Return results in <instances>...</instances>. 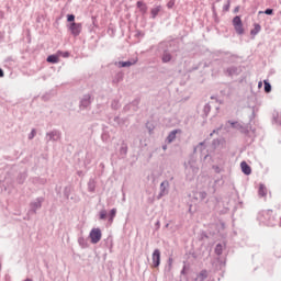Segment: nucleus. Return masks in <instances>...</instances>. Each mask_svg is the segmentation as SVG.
Masks as SVG:
<instances>
[{
    "mask_svg": "<svg viewBox=\"0 0 281 281\" xmlns=\"http://www.w3.org/2000/svg\"><path fill=\"white\" fill-rule=\"evenodd\" d=\"M116 215H117V209H111L108 217L109 223H113V220L115 218Z\"/></svg>",
    "mask_w": 281,
    "mask_h": 281,
    "instance_id": "7c9ffc66",
    "label": "nucleus"
},
{
    "mask_svg": "<svg viewBox=\"0 0 281 281\" xmlns=\"http://www.w3.org/2000/svg\"><path fill=\"white\" fill-rule=\"evenodd\" d=\"M228 124H231L232 128H235L236 131H238L239 128H241V127H240L241 123L238 122V121H228Z\"/></svg>",
    "mask_w": 281,
    "mask_h": 281,
    "instance_id": "4c0bfd02",
    "label": "nucleus"
},
{
    "mask_svg": "<svg viewBox=\"0 0 281 281\" xmlns=\"http://www.w3.org/2000/svg\"><path fill=\"white\" fill-rule=\"evenodd\" d=\"M5 76V72L3 71V68H0V78H3Z\"/></svg>",
    "mask_w": 281,
    "mask_h": 281,
    "instance_id": "338daca9",
    "label": "nucleus"
},
{
    "mask_svg": "<svg viewBox=\"0 0 281 281\" xmlns=\"http://www.w3.org/2000/svg\"><path fill=\"white\" fill-rule=\"evenodd\" d=\"M34 181L41 183L42 186H45V183H47V179L45 178H34Z\"/></svg>",
    "mask_w": 281,
    "mask_h": 281,
    "instance_id": "49530a36",
    "label": "nucleus"
},
{
    "mask_svg": "<svg viewBox=\"0 0 281 281\" xmlns=\"http://www.w3.org/2000/svg\"><path fill=\"white\" fill-rule=\"evenodd\" d=\"M128 155V143L126 140H122L121 147L119 148V159H126Z\"/></svg>",
    "mask_w": 281,
    "mask_h": 281,
    "instance_id": "9d476101",
    "label": "nucleus"
},
{
    "mask_svg": "<svg viewBox=\"0 0 281 281\" xmlns=\"http://www.w3.org/2000/svg\"><path fill=\"white\" fill-rule=\"evenodd\" d=\"M272 124H278V126H281L280 113L273 112V114H272Z\"/></svg>",
    "mask_w": 281,
    "mask_h": 281,
    "instance_id": "a878e982",
    "label": "nucleus"
},
{
    "mask_svg": "<svg viewBox=\"0 0 281 281\" xmlns=\"http://www.w3.org/2000/svg\"><path fill=\"white\" fill-rule=\"evenodd\" d=\"M223 74L227 78H234V76H240L243 74V68L240 66H229L223 69Z\"/></svg>",
    "mask_w": 281,
    "mask_h": 281,
    "instance_id": "20e7f679",
    "label": "nucleus"
},
{
    "mask_svg": "<svg viewBox=\"0 0 281 281\" xmlns=\"http://www.w3.org/2000/svg\"><path fill=\"white\" fill-rule=\"evenodd\" d=\"M120 120H121L120 116H115V117H114V122H116L117 124H120Z\"/></svg>",
    "mask_w": 281,
    "mask_h": 281,
    "instance_id": "774afa93",
    "label": "nucleus"
},
{
    "mask_svg": "<svg viewBox=\"0 0 281 281\" xmlns=\"http://www.w3.org/2000/svg\"><path fill=\"white\" fill-rule=\"evenodd\" d=\"M181 134L182 131L181 128H176V130H172L168 136L166 137V144H172V142H175V139H177V134Z\"/></svg>",
    "mask_w": 281,
    "mask_h": 281,
    "instance_id": "f8f14e48",
    "label": "nucleus"
},
{
    "mask_svg": "<svg viewBox=\"0 0 281 281\" xmlns=\"http://www.w3.org/2000/svg\"><path fill=\"white\" fill-rule=\"evenodd\" d=\"M91 21H92L93 27H99V25H98V16L92 15V16H91Z\"/></svg>",
    "mask_w": 281,
    "mask_h": 281,
    "instance_id": "8fccbe9b",
    "label": "nucleus"
},
{
    "mask_svg": "<svg viewBox=\"0 0 281 281\" xmlns=\"http://www.w3.org/2000/svg\"><path fill=\"white\" fill-rule=\"evenodd\" d=\"M276 249H278V250L274 252V256H276V258H280L281 257V246L277 245Z\"/></svg>",
    "mask_w": 281,
    "mask_h": 281,
    "instance_id": "09e8293b",
    "label": "nucleus"
},
{
    "mask_svg": "<svg viewBox=\"0 0 281 281\" xmlns=\"http://www.w3.org/2000/svg\"><path fill=\"white\" fill-rule=\"evenodd\" d=\"M42 100L44 102H48V100H52V93H46V94L42 95Z\"/></svg>",
    "mask_w": 281,
    "mask_h": 281,
    "instance_id": "3c124183",
    "label": "nucleus"
},
{
    "mask_svg": "<svg viewBox=\"0 0 281 281\" xmlns=\"http://www.w3.org/2000/svg\"><path fill=\"white\" fill-rule=\"evenodd\" d=\"M155 227H156V229H159V227H161V222L157 221V222L155 223Z\"/></svg>",
    "mask_w": 281,
    "mask_h": 281,
    "instance_id": "0e129e2a",
    "label": "nucleus"
},
{
    "mask_svg": "<svg viewBox=\"0 0 281 281\" xmlns=\"http://www.w3.org/2000/svg\"><path fill=\"white\" fill-rule=\"evenodd\" d=\"M100 221L106 220V210H101L99 213Z\"/></svg>",
    "mask_w": 281,
    "mask_h": 281,
    "instance_id": "a18cd8bd",
    "label": "nucleus"
},
{
    "mask_svg": "<svg viewBox=\"0 0 281 281\" xmlns=\"http://www.w3.org/2000/svg\"><path fill=\"white\" fill-rule=\"evenodd\" d=\"M60 137H63V133L58 130H53L46 133L45 142L46 144H49V142H59Z\"/></svg>",
    "mask_w": 281,
    "mask_h": 281,
    "instance_id": "0eeeda50",
    "label": "nucleus"
},
{
    "mask_svg": "<svg viewBox=\"0 0 281 281\" xmlns=\"http://www.w3.org/2000/svg\"><path fill=\"white\" fill-rule=\"evenodd\" d=\"M229 7H231V2L228 0L227 3L224 4V7H223V12H229Z\"/></svg>",
    "mask_w": 281,
    "mask_h": 281,
    "instance_id": "6e6d98bb",
    "label": "nucleus"
},
{
    "mask_svg": "<svg viewBox=\"0 0 281 281\" xmlns=\"http://www.w3.org/2000/svg\"><path fill=\"white\" fill-rule=\"evenodd\" d=\"M213 170H215L216 175H221L223 169L218 167V165H213Z\"/></svg>",
    "mask_w": 281,
    "mask_h": 281,
    "instance_id": "603ef678",
    "label": "nucleus"
},
{
    "mask_svg": "<svg viewBox=\"0 0 281 281\" xmlns=\"http://www.w3.org/2000/svg\"><path fill=\"white\" fill-rule=\"evenodd\" d=\"M97 186L98 181L95 180V178H90L88 181V192H90L91 194L95 193Z\"/></svg>",
    "mask_w": 281,
    "mask_h": 281,
    "instance_id": "2eb2a0df",
    "label": "nucleus"
},
{
    "mask_svg": "<svg viewBox=\"0 0 281 281\" xmlns=\"http://www.w3.org/2000/svg\"><path fill=\"white\" fill-rule=\"evenodd\" d=\"M71 186H66L64 188V196L67 199V201H69V196H71Z\"/></svg>",
    "mask_w": 281,
    "mask_h": 281,
    "instance_id": "2f4dec72",
    "label": "nucleus"
},
{
    "mask_svg": "<svg viewBox=\"0 0 281 281\" xmlns=\"http://www.w3.org/2000/svg\"><path fill=\"white\" fill-rule=\"evenodd\" d=\"M121 106H122V104H120V100H117V99L112 100L111 109L113 111H117L119 109H121Z\"/></svg>",
    "mask_w": 281,
    "mask_h": 281,
    "instance_id": "c756f323",
    "label": "nucleus"
},
{
    "mask_svg": "<svg viewBox=\"0 0 281 281\" xmlns=\"http://www.w3.org/2000/svg\"><path fill=\"white\" fill-rule=\"evenodd\" d=\"M153 260V267L154 269L159 268V265H161V250L159 248H156L151 255Z\"/></svg>",
    "mask_w": 281,
    "mask_h": 281,
    "instance_id": "1a4fd4ad",
    "label": "nucleus"
},
{
    "mask_svg": "<svg viewBox=\"0 0 281 281\" xmlns=\"http://www.w3.org/2000/svg\"><path fill=\"white\" fill-rule=\"evenodd\" d=\"M260 30H262V26L259 23H255L254 29L250 31V35L257 36V34H260Z\"/></svg>",
    "mask_w": 281,
    "mask_h": 281,
    "instance_id": "5701e85b",
    "label": "nucleus"
},
{
    "mask_svg": "<svg viewBox=\"0 0 281 281\" xmlns=\"http://www.w3.org/2000/svg\"><path fill=\"white\" fill-rule=\"evenodd\" d=\"M199 146H201V150H205V142L199 143Z\"/></svg>",
    "mask_w": 281,
    "mask_h": 281,
    "instance_id": "680f3d73",
    "label": "nucleus"
},
{
    "mask_svg": "<svg viewBox=\"0 0 281 281\" xmlns=\"http://www.w3.org/2000/svg\"><path fill=\"white\" fill-rule=\"evenodd\" d=\"M128 111H133L131 103L125 104L123 108V113H128Z\"/></svg>",
    "mask_w": 281,
    "mask_h": 281,
    "instance_id": "de8ad7c7",
    "label": "nucleus"
},
{
    "mask_svg": "<svg viewBox=\"0 0 281 281\" xmlns=\"http://www.w3.org/2000/svg\"><path fill=\"white\" fill-rule=\"evenodd\" d=\"M194 199H196V201H205V199H207V192L199 191L196 192V195L194 196Z\"/></svg>",
    "mask_w": 281,
    "mask_h": 281,
    "instance_id": "393cba45",
    "label": "nucleus"
},
{
    "mask_svg": "<svg viewBox=\"0 0 281 281\" xmlns=\"http://www.w3.org/2000/svg\"><path fill=\"white\" fill-rule=\"evenodd\" d=\"M27 179V170L20 172L16 178V182L20 186H23L25 183V180Z\"/></svg>",
    "mask_w": 281,
    "mask_h": 281,
    "instance_id": "f3484780",
    "label": "nucleus"
},
{
    "mask_svg": "<svg viewBox=\"0 0 281 281\" xmlns=\"http://www.w3.org/2000/svg\"><path fill=\"white\" fill-rule=\"evenodd\" d=\"M67 22L68 23H76V15L75 14H67Z\"/></svg>",
    "mask_w": 281,
    "mask_h": 281,
    "instance_id": "c03bdc74",
    "label": "nucleus"
},
{
    "mask_svg": "<svg viewBox=\"0 0 281 281\" xmlns=\"http://www.w3.org/2000/svg\"><path fill=\"white\" fill-rule=\"evenodd\" d=\"M233 26L236 34H238L239 36H243V34H245V27L243 26V19L240 18V15H236L235 18H233Z\"/></svg>",
    "mask_w": 281,
    "mask_h": 281,
    "instance_id": "39448f33",
    "label": "nucleus"
},
{
    "mask_svg": "<svg viewBox=\"0 0 281 281\" xmlns=\"http://www.w3.org/2000/svg\"><path fill=\"white\" fill-rule=\"evenodd\" d=\"M137 60L138 59L135 58V59H130V60H126V61H119V63H116V65L120 69H124L126 67H133V65H137Z\"/></svg>",
    "mask_w": 281,
    "mask_h": 281,
    "instance_id": "ddd939ff",
    "label": "nucleus"
},
{
    "mask_svg": "<svg viewBox=\"0 0 281 281\" xmlns=\"http://www.w3.org/2000/svg\"><path fill=\"white\" fill-rule=\"evenodd\" d=\"M78 245L81 247V249H89V241L85 237L78 238Z\"/></svg>",
    "mask_w": 281,
    "mask_h": 281,
    "instance_id": "4be33fe9",
    "label": "nucleus"
},
{
    "mask_svg": "<svg viewBox=\"0 0 281 281\" xmlns=\"http://www.w3.org/2000/svg\"><path fill=\"white\" fill-rule=\"evenodd\" d=\"M215 254L216 256H223V244H216L215 246Z\"/></svg>",
    "mask_w": 281,
    "mask_h": 281,
    "instance_id": "e433bc0d",
    "label": "nucleus"
},
{
    "mask_svg": "<svg viewBox=\"0 0 281 281\" xmlns=\"http://www.w3.org/2000/svg\"><path fill=\"white\" fill-rule=\"evenodd\" d=\"M203 67V61H200L198 64H194L190 69L189 72L192 74V71H199Z\"/></svg>",
    "mask_w": 281,
    "mask_h": 281,
    "instance_id": "c9c22d12",
    "label": "nucleus"
},
{
    "mask_svg": "<svg viewBox=\"0 0 281 281\" xmlns=\"http://www.w3.org/2000/svg\"><path fill=\"white\" fill-rule=\"evenodd\" d=\"M43 203H45V198L43 196L36 198L34 201L30 203V209L27 211V214L30 216H34L35 214H37L38 210L43 207Z\"/></svg>",
    "mask_w": 281,
    "mask_h": 281,
    "instance_id": "7ed1b4c3",
    "label": "nucleus"
},
{
    "mask_svg": "<svg viewBox=\"0 0 281 281\" xmlns=\"http://www.w3.org/2000/svg\"><path fill=\"white\" fill-rule=\"evenodd\" d=\"M271 82H269V80H263V90L265 93H271Z\"/></svg>",
    "mask_w": 281,
    "mask_h": 281,
    "instance_id": "72a5a7b5",
    "label": "nucleus"
},
{
    "mask_svg": "<svg viewBox=\"0 0 281 281\" xmlns=\"http://www.w3.org/2000/svg\"><path fill=\"white\" fill-rule=\"evenodd\" d=\"M91 159H92L91 154L87 153L86 158L83 160L85 166H89L91 164Z\"/></svg>",
    "mask_w": 281,
    "mask_h": 281,
    "instance_id": "79ce46f5",
    "label": "nucleus"
},
{
    "mask_svg": "<svg viewBox=\"0 0 281 281\" xmlns=\"http://www.w3.org/2000/svg\"><path fill=\"white\" fill-rule=\"evenodd\" d=\"M136 8L139 9V11L142 12V14H146V12H148V7L146 5V3H144V1L139 0L136 2Z\"/></svg>",
    "mask_w": 281,
    "mask_h": 281,
    "instance_id": "aec40b11",
    "label": "nucleus"
},
{
    "mask_svg": "<svg viewBox=\"0 0 281 281\" xmlns=\"http://www.w3.org/2000/svg\"><path fill=\"white\" fill-rule=\"evenodd\" d=\"M258 221L267 225V227H276L278 225V217H276L273 210L261 211L258 214Z\"/></svg>",
    "mask_w": 281,
    "mask_h": 281,
    "instance_id": "f257e3e1",
    "label": "nucleus"
},
{
    "mask_svg": "<svg viewBox=\"0 0 281 281\" xmlns=\"http://www.w3.org/2000/svg\"><path fill=\"white\" fill-rule=\"evenodd\" d=\"M170 188V182L168 180H165L160 183V192L158 194V199H161L162 196H166L168 194Z\"/></svg>",
    "mask_w": 281,
    "mask_h": 281,
    "instance_id": "9b49d317",
    "label": "nucleus"
},
{
    "mask_svg": "<svg viewBox=\"0 0 281 281\" xmlns=\"http://www.w3.org/2000/svg\"><path fill=\"white\" fill-rule=\"evenodd\" d=\"M70 201H75V203H80V198H74V196H71L70 198Z\"/></svg>",
    "mask_w": 281,
    "mask_h": 281,
    "instance_id": "bf43d9fd",
    "label": "nucleus"
},
{
    "mask_svg": "<svg viewBox=\"0 0 281 281\" xmlns=\"http://www.w3.org/2000/svg\"><path fill=\"white\" fill-rule=\"evenodd\" d=\"M105 243V247H108V249H113V236H108V238L104 239Z\"/></svg>",
    "mask_w": 281,
    "mask_h": 281,
    "instance_id": "c85d7f7f",
    "label": "nucleus"
},
{
    "mask_svg": "<svg viewBox=\"0 0 281 281\" xmlns=\"http://www.w3.org/2000/svg\"><path fill=\"white\" fill-rule=\"evenodd\" d=\"M95 100V97L93 95V92H88L82 94L79 98V110L80 111H87L93 104V101Z\"/></svg>",
    "mask_w": 281,
    "mask_h": 281,
    "instance_id": "f03ea898",
    "label": "nucleus"
},
{
    "mask_svg": "<svg viewBox=\"0 0 281 281\" xmlns=\"http://www.w3.org/2000/svg\"><path fill=\"white\" fill-rule=\"evenodd\" d=\"M258 194L259 196H265L267 194V187L263 183L259 184Z\"/></svg>",
    "mask_w": 281,
    "mask_h": 281,
    "instance_id": "f704fd0d",
    "label": "nucleus"
},
{
    "mask_svg": "<svg viewBox=\"0 0 281 281\" xmlns=\"http://www.w3.org/2000/svg\"><path fill=\"white\" fill-rule=\"evenodd\" d=\"M126 122H128V117H123V119H120L119 121V126H124V124H126Z\"/></svg>",
    "mask_w": 281,
    "mask_h": 281,
    "instance_id": "864d4df0",
    "label": "nucleus"
},
{
    "mask_svg": "<svg viewBox=\"0 0 281 281\" xmlns=\"http://www.w3.org/2000/svg\"><path fill=\"white\" fill-rule=\"evenodd\" d=\"M89 238L92 245H98V243L102 240V229L92 228L89 233Z\"/></svg>",
    "mask_w": 281,
    "mask_h": 281,
    "instance_id": "423d86ee",
    "label": "nucleus"
},
{
    "mask_svg": "<svg viewBox=\"0 0 281 281\" xmlns=\"http://www.w3.org/2000/svg\"><path fill=\"white\" fill-rule=\"evenodd\" d=\"M186 269H187V267L183 266V268H182V270H181V272H180L181 276H186V274L188 273V272L186 271Z\"/></svg>",
    "mask_w": 281,
    "mask_h": 281,
    "instance_id": "052dcab7",
    "label": "nucleus"
},
{
    "mask_svg": "<svg viewBox=\"0 0 281 281\" xmlns=\"http://www.w3.org/2000/svg\"><path fill=\"white\" fill-rule=\"evenodd\" d=\"M59 60H60V57L58 53L48 55L46 58V63H50V65H56L57 63H59Z\"/></svg>",
    "mask_w": 281,
    "mask_h": 281,
    "instance_id": "dca6fc26",
    "label": "nucleus"
},
{
    "mask_svg": "<svg viewBox=\"0 0 281 281\" xmlns=\"http://www.w3.org/2000/svg\"><path fill=\"white\" fill-rule=\"evenodd\" d=\"M34 137H36V128H33L29 134V139H34Z\"/></svg>",
    "mask_w": 281,
    "mask_h": 281,
    "instance_id": "5fc2aeb1",
    "label": "nucleus"
},
{
    "mask_svg": "<svg viewBox=\"0 0 281 281\" xmlns=\"http://www.w3.org/2000/svg\"><path fill=\"white\" fill-rule=\"evenodd\" d=\"M199 278L201 281L207 280V271L205 269L201 270L199 273Z\"/></svg>",
    "mask_w": 281,
    "mask_h": 281,
    "instance_id": "ea45409f",
    "label": "nucleus"
},
{
    "mask_svg": "<svg viewBox=\"0 0 281 281\" xmlns=\"http://www.w3.org/2000/svg\"><path fill=\"white\" fill-rule=\"evenodd\" d=\"M167 8L169 10H172V8H175V0H169V2L167 3Z\"/></svg>",
    "mask_w": 281,
    "mask_h": 281,
    "instance_id": "4d7b16f0",
    "label": "nucleus"
},
{
    "mask_svg": "<svg viewBox=\"0 0 281 281\" xmlns=\"http://www.w3.org/2000/svg\"><path fill=\"white\" fill-rule=\"evenodd\" d=\"M77 175H78V177H85V171L79 170V171H77Z\"/></svg>",
    "mask_w": 281,
    "mask_h": 281,
    "instance_id": "69168bd1",
    "label": "nucleus"
},
{
    "mask_svg": "<svg viewBox=\"0 0 281 281\" xmlns=\"http://www.w3.org/2000/svg\"><path fill=\"white\" fill-rule=\"evenodd\" d=\"M212 111V105H210V103H206L203 108V114H202V117H207V115H210Z\"/></svg>",
    "mask_w": 281,
    "mask_h": 281,
    "instance_id": "bb28decb",
    "label": "nucleus"
},
{
    "mask_svg": "<svg viewBox=\"0 0 281 281\" xmlns=\"http://www.w3.org/2000/svg\"><path fill=\"white\" fill-rule=\"evenodd\" d=\"M240 168H241V172L244 175H246V177H249V175H251V166H249V164H247V161H241L240 162Z\"/></svg>",
    "mask_w": 281,
    "mask_h": 281,
    "instance_id": "4468645a",
    "label": "nucleus"
},
{
    "mask_svg": "<svg viewBox=\"0 0 281 281\" xmlns=\"http://www.w3.org/2000/svg\"><path fill=\"white\" fill-rule=\"evenodd\" d=\"M172 257H169L165 267V273H170V271H172Z\"/></svg>",
    "mask_w": 281,
    "mask_h": 281,
    "instance_id": "cd10ccee",
    "label": "nucleus"
},
{
    "mask_svg": "<svg viewBox=\"0 0 281 281\" xmlns=\"http://www.w3.org/2000/svg\"><path fill=\"white\" fill-rule=\"evenodd\" d=\"M241 128H239L238 131H240L243 133V135H247L249 133V127H247L246 125H240Z\"/></svg>",
    "mask_w": 281,
    "mask_h": 281,
    "instance_id": "37998d69",
    "label": "nucleus"
},
{
    "mask_svg": "<svg viewBox=\"0 0 281 281\" xmlns=\"http://www.w3.org/2000/svg\"><path fill=\"white\" fill-rule=\"evenodd\" d=\"M258 14H267L268 16H273V9L268 8L265 11H259Z\"/></svg>",
    "mask_w": 281,
    "mask_h": 281,
    "instance_id": "a19ab883",
    "label": "nucleus"
},
{
    "mask_svg": "<svg viewBox=\"0 0 281 281\" xmlns=\"http://www.w3.org/2000/svg\"><path fill=\"white\" fill-rule=\"evenodd\" d=\"M142 102L140 98H136L134 99L132 102H130L131 106H132V111L134 113H136V111H139V103Z\"/></svg>",
    "mask_w": 281,
    "mask_h": 281,
    "instance_id": "a211bd4d",
    "label": "nucleus"
},
{
    "mask_svg": "<svg viewBox=\"0 0 281 281\" xmlns=\"http://www.w3.org/2000/svg\"><path fill=\"white\" fill-rule=\"evenodd\" d=\"M213 19H214L215 23H218V13L213 14Z\"/></svg>",
    "mask_w": 281,
    "mask_h": 281,
    "instance_id": "e2e57ef3",
    "label": "nucleus"
},
{
    "mask_svg": "<svg viewBox=\"0 0 281 281\" xmlns=\"http://www.w3.org/2000/svg\"><path fill=\"white\" fill-rule=\"evenodd\" d=\"M202 66L203 69H207V67H210V64L207 61H202Z\"/></svg>",
    "mask_w": 281,
    "mask_h": 281,
    "instance_id": "13d9d810",
    "label": "nucleus"
},
{
    "mask_svg": "<svg viewBox=\"0 0 281 281\" xmlns=\"http://www.w3.org/2000/svg\"><path fill=\"white\" fill-rule=\"evenodd\" d=\"M225 265H226V262L224 260H222L221 258H217L215 260V269L217 271H221V270L225 269Z\"/></svg>",
    "mask_w": 281,
    "mask_h": 281,
    "instance_id": "412c9836",
    "label": "nucleus"
},
{
    "mask_svg": "<svg viewBox=\"0 0 281 281\" xmlns=\"http://www.w3.org/2000/svg\"><path fill=\"white\" fill-rule=\"evenodd\" d=\"M221 144H225V138H214L212 140V148L216 149Z\"/></svg>",
    "mask_w": 281,
    "mask_h": 281,
    "instance_id": "b1692460",
    "label": "nucleus"
},
{
    "mask_svg": "<svg viewBox=\"0 0 281 281\" xmlns=\"http://www.w3.org/2000/svg\"><path fill=\"white\" fill-rule=\"evenodd\" d=\"M57 54L59 57L61 56V58H69V56H71V53H69V50H57Z\"/></svg>",
    "mask_w": 281,
    "mask_h": 281,
    "instance_id": "58836bf2",
    "label": "nucleus"
},
{
    "mask_svg": "<svg viewBox=\"0 0 281 281\" xmlns=\"http://www.w3.org/2000/svg\"><path fill=\"white\" fill-rule=\"evenodd\" d=\"M159 12H161V5H158L154 9H151V11H150L151 19H157V15L159 14Z\"/></svg>",
    "mask_w": 281,
    "mask_h": 281,
    "instance_id": "473e14b6",
    "label": "nucleus"
},
{
    "mask_svg": "<svg viewBox=\"0 0 281 281\" xmlns=\"http://www.w3.org/2000/svg\"><path fill=\"white\" fill-rule=\"evenodd\" d=\"M161 60L164 64L170 63V60H172V54H170V52L165 49L161 55Z\"/></svg>",
    "mask_w": 281,
    "mask_h": 281,
    "instance_id": "6ab92c4d",
    "label": "nucleus"
},
{
    "mask_svg": "<svg viewBox=\"0 0 281 281\" xmlns=\"http://www.w3.org/2000/svg\"><path fill=\"white\" fill-rule=\"evenodd\" d=\"M67 27L75 38L80 36V34L82 33V23H69Z\"/></svg>",
    "mask_w": 281,
    "mask_h": 281,
    "instance_id": "6e6552de",
    "label": "nucleus"
}]
</instances>
